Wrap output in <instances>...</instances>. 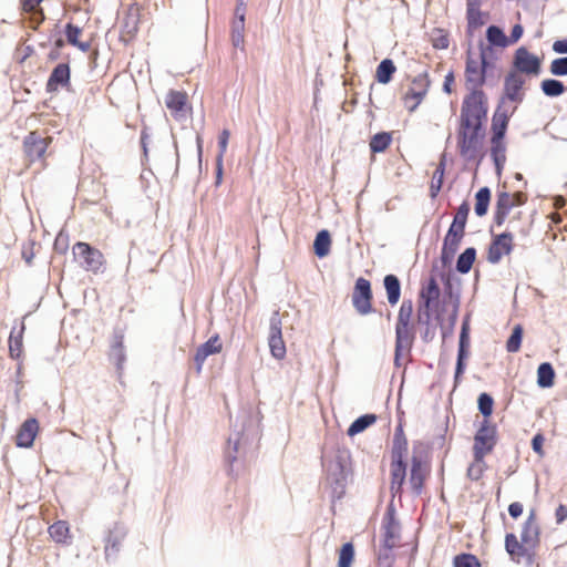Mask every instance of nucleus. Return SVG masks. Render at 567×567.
I'll return each mask as SVG.
<instances>
[{
	"instance_id": "obj_29",
	"label": "nucleus",
	"mask_w": 567,
	"mask_h": 567,
	"mask_svg": "<svg viewBox=\"0 0 567 567\" xmlns=\"http://www.w3.org/2000/svg\"><path fill=\"white\" fill-rule=\"evenodd\" d=\"M24 331V321H20L19 326L16 323L11 329L9 336V355L13 360H18L22 354Z\"/></svg>"
},
{
	"instance_id": "obj_56",
	"label": "nucleus",
	"mask_w": 567,
	"mask_h": 567,
	"mask_svg": "<svg viewBox=\"0 0 567 567\" xmlns=\"http://www.w3.org/2000/svg\"><path fill=\"white\" fill-rule=\"evenodd\" d=\"M53 249L56 254L64 255L69 249V235L60 231L54 239Z\"/></svg>"
},
{
	"instance_id": "obj_63",
	"label": "nucleus",
	"mask_w": 567,
	"mask_h": 567,
	"mask_svg": "<svg viewBox=\"0 0 567 567\" xmlns=\"http://www.w3.org/2000/svg\"><path fill=\"white\" fill-rule=\"evenodd\" d=\"M440 35L432 40V45L436 50H445L449 48V33L442 29H439Z\"/></svg>"
},
{
	"instance_id": "obj_13",
	"label": "nucleus",
	"mask_w": 567,
	"mask_h": 567,
	"mask_svg": "<svg viewBox=\"0 0 567 567\" xmlns=\"http://www.w3.org/2000/svg\"><path fill=\"white\" fill-rule=\"evenodd\" d=\"M513 239V234L507 230L498 235H492V240L487 248V261L496 265L502 260L503 256L509 255L514 249Z\"/></svg>"
},
{
	"instance_id": "obj_58",
	"label": "nucleus",
	"mask_w": 567,
	"mask_h": 567,
	"mask_svg": "<svg viewBox=\"0 0 567 567\" xmlns=\"http://www.w3.org/2000/svg\"><path fill=\"white\" fill-rule=\"evenodd\" d=\"M111 359L114 361L117 370L123 368V364L126 360L125 349L124 347H112L111 346Z\"/></svg>"
},
{
	"instance_id": "obj_8",
	"label": "nucleus",
	"mask_w": 567,
	"mask_h": 567,
	"mask_svg": "<svg viewBox=\"0 0 567 567\" xmlns=\"http://www.w3.org/2000/svg\"><path fill=\"white\" fill-rule=\"evenodd\" d=\"M373 292L370 280L359 277L353 287L352 306L355 311L361 316H367L374 312L372 306Z\"/></svg>"
},
{
	"instance_id": "obj_51",
	"label": "nucleus",
	"mask_w": 567,
	"mask_h": 567,
	"mask_svg": "<svg viewBox=\"0 0 567 567\" xmlns=\"http://www.w3.org/2000/svg\"><path fill=\"white\" fill-rule=\"evenodd\" d=\"M514 206L515 203L511 199V194L508 192H497L494 207L495 210L509 214Z\"/></svg>"
},
{
	"instance_id": "obj_44",
	"label": "nucleus",
	"mask_w": 567,
	"mask_h": 567,
	"mask_svg": "<svg viewBox=\"0 0 567 567\" xmlns=\"http://www.w3.org/2000/svg\"><path fill=\"white\" fill-rule=\"evenodd\" d=\"M391 142L392 134L390 132H378L370 140V151L372 154L383 153L390 146Z\"/></svg>"
},
{
	"instance_id": "obj_39",
	"label": "nucleus",
	"mask_w": 567,
	"mask_h": 567,
	"mask_svg": "<svg viewBox=\"0 0 567 567\" xmlns=\"http://www.w3.org/2000/svg\"><path fill=\"white\" fill-rule=\"evenodd\" d=\"M478 50H480V66L486 71L488 74L496 68V61L498 60V55L493 49H487L484 41H478Z\"/></svg>"
},
{
	"instance_id": "obj_7",
	"label": "nucleus",
	"mask_w": 567,
	"mask_h": 567,
	"mask_svg": "<svg viewBox=\"0 0 567 567\" xmlns=\"http://www.w3.org/2000/svg\"><path fill=\"white\" fill-rule=\"evenodd\" d=\"M72 252L74 260L87 271L97 272L103 265V254L87 243L78 241Z\"/></svg>"
},
{
	"instance_id": "obj_33",
	"label": "nucleus",
	"mask_w": 567,
	"mask_h": 567,
	"mask_svg": "<svg viewBox=\"0 0 567 567\" xmlns=\"http://www.w3.org/2000/svg\"><path fill=\"white\" fill-rule=\"evenodd\" d=\"M331 234L328 229H320L313 239L312 249L319 259L327 257L331 251Z\"/></svg>"
},
{
	"instance_id": "obj_18",
	"label": "nucleus",
	"mask_w": 567,
	"mask_h": 567,
	"mask_svg": "<svg viewBox=\"0 0 567 567\" xmlns=\"http://www.w3.org/2000/svg\"><path fill=\"white\" fill-rule=\"evenodd\" d=\"M439 278L443 285L442 298L452 301V306H461L462 279L453 270H442Z\"/></svg>"
},
{
	"instance_id": "obj_26",
	"label": "nucleus",
	"mask_w": 567,
	"mask_h": 567,
	"mask_svg": "<svg viewBox=\"0 0 567 567\" xmlns=\"http://www.w3.org/2000/svg\"><path fill=\"white\" fill-rule=\"evenodd\" d=\"M415 340V332L411 324H395V344L394 348L411 353Z\"/></svg>"
},
{
	"instance_id": "obj_54",
	"label": "nucleus",
	"mask_w": 567,
	"mask_h": 567,
	"mask_svg": "<svg viewBox=\"0 0 567 567\" xmlns=\"http://www.w3.org/2000/svg\"><path fill=\"white\" fill-rule=\"evenodd\" d=\"M82 33V29L72 22H69L64 27V34L66 38V41L70 45L74 47V44H78L79 37Z\"/></svg>"
},
{
	"instance_id": "obj_4",
	"label": "nucleus",
	"mask_w": 567,
	"mask_h": 567,
	"mask_svg": "<svg viewBox=\"0 0 567 567\" xmlns=\"http://www.w3.org/2000/svg\"><path fill=\"white\" fill-rule=\"evenodd\" d=\"M350 460V451L339 449L327 465V478L334 499H341L346 494L348 477L351 474Z\"/></svg>"
},
{
	"instance_id": "obj_24",
	"label": "nucleus",
	"mask_w": 567,
	"mask_h": 567,
	"mask_svg": "<svg viewBox=\"0 0 567 567\" xmlns=\"http://www.w3.org/2000/svg\"><path fill=\"white\" fill-rule=\"evenodd\" d=\"M47 147L45 140L38 132H30L23 140L24 153L31 162L40 159L44 155Z\"/></svg>"
},
{
	"instance_id": "obj_40",
	"label": "nucleus",
	"mask_w": 567,
	"mask_h": 567,
	"mask_svg": "<svg viewBox=\"0 0 567 567\" xmlns=\"http://www.w3.org/2000/svg\"><path fill=\"white\" fill-rule=\"evenodd\" d=\"M539 87L542 93L550 99L558 97L567 92V86L564 82L554 78L544 79L540 82Z\"/></svg>"
},
{
	"instance_id": "obj_23",
	"label": "nucleus",
	"mask_w": 567,
	"mask_h": 567,
	"mask_svg": "<svg viewBox=\"0 0 567 567\" xmlns=\"http://www.w3.org/2000/svg\"><path fill=\"white\" fill-rule=\"evenodd\" d=\"M515 111L516 107H514L512 112H508L505 110L504 104L497 103L492 115L491 137H506L508 123Z\"/></svg>"
},
{
	"instance_id": "obj_37",
	"label": "nucleus",
	"mask_w": 567,
	"mask_h": 567,
	"mask_svg": "<svg viewBox=\"0 0 567 567\" xmlns=\"http://www.w3.org/2000/svg\"><path fill=\"white\" fill-rule=\"evenodd\" d=\"M49 535L56 544H70V526L66 520H56L48 528Z\"/></svg>"
},
{
	"instance_id": "obj_11",
	"label": "nucleus",
	"mask_w": 567,
	"mask_h": 567,
	"mask_svg": "<svg viewBox=\"0 0 567 567\" xmlns=\"http://www.w3.org/2000/svg\"><path fill=\"white\" fill-rule=\"evenodd\" d=\"M512 70L528 75H538L542 72V60L530 53L526 47H519L514 53Z\"/></svg>"
},
{
	"instance_id": "obj_16",
	"label": "nucleus",
	"mask_w": 567,
	"mask_h": 567,
	"mask_svg": "<svg viewBox=\"0 0 567 567\" xmlns=\"http://www.w3.org/2000/svg\"><path fill=\"white\" fill-rule=\"evenodd\" d=\"M59 89L71 91V66L69 62L58 63L45 83L47 93H56Z\"/></svg>"
},
{
	"instance_id": "obj_25",
	"label": "nucleus",
	"mask_w": 567,
	"mask_h": 567,
	"mask_svg": "<svg viewBox=\"0 0 567 567\" xmlns=\"http://www.w3.org/2000/svg\"><path fill=\"white\" fill-rule=\"evenodd\" d=\"M165 104L176 120L186 116L187 95L185 92L169 90L165 99Z\"/></svg>"
},
{
	"instance_id": "obj_34",
	"label": "nucleus",
	"mask_w": 567,
	"mask_h": 567,
	"mask_svg": "<svg viewBox=\"0 0 567 567\" xmlns=\"http://www.w3.org/2000/svg\"><path fill=\"white\" fill-rule=\"evenodd\" d=\"M485 37L487 41V49L495 50V48L505 49L508 47L505 31L502 27L497 24H489L486 28Z\"/></svg>"
},
{
	"instance_id": "obj_5",
	"label": "nucleus",
	"mask_w": 567,
	"mask_h": 567,
	"mask_svg": "<svg viewBox=\"0 0 567 567\" xmlns=\"http://www.w3.org/2000/svg\"><path fill=\"white\" fill-rule=\"evenodd\" d=\"M430 473L429 452L421 441H415L412 447L409 483L414 496L423 492L424 482Z\"/></svg>"
},
{
	"instance_id": "obj_50",
	"label": "nucleus",
	"mask_w": 567,
	"mask_h": 567,
	"mask_svg": "<svg viewBox=\"0 0 567 567\" xmlns=\"http://www.w3.org/2000/svg\"><path fill=\"white\" fill-rule=\"evenodd\" d=\"M413 316V301L412 299H403L399 313L396 323L411 324V318Z\"/></svg>"
},
{
	"instance_id": "obj_32",
	"label": "nucleus",
	"mask_w": 567,
	"mask_h": 567,
	"mask_svg": "<svg viewBox=\"0 0 567 567\" xmlns=\"http://www.w3.org/2000/svg\"><path fill=\"white\" fill-rule=\"evenodd\" d=\"M388 302L393 307L401 298L402 285L400 278L394 274H388L383 278Z\"/></svg>"
},
{
	"instance_id": "obj_1",
	"label": "nucleus",
	"mask_w": 567,
	"mask_h": 567,
	"mask_svg": "<svg viewBox=\"0 0 567 567\" xmlns=\"http://www.w3.org/2000/svg\"><path fill=\"white\" fill-rule=\"evenodd\" d=\"M488 114V100L483 90H471L464 96L456 136L463 138V142H475L481 133L485 132V123Z\"/></svg>"
},
{
	"instance_id": "obj_43",
	"label": "nucleus",
	"mask_w": 567,
	"mask_h": 567,
	"mask_svg": "<svg viewBox=\"0 0 567 567\" xmlns=\"http://www.w3.org/2000/svg\"><path fill=\"white\" fill-rule=\"evenodd\" d=\"M396 66L392 59H383L377 66L375 80L380 84H388L392 81Z\"/></svg>"
},
{
	"instance_id": "obj_17",
	"label": "nucleus",
	"mask_w": 567,
	"mask_h": 567,
	"mask_svg": "<svg viewBox=\"0 0 567 567\" xmlns=\"http://www.w3.org/2000/svg\"><path fill=\"white\" fill-rule=\"evenodd\" d=\"M126 535L127 528L121 522H115L113 527L107 529L104 537V554L107 561L116 559L117 554L121 550L122 542L125 539Z\"/></svg>"
},
{
	"instance_id": "obj_22",
	"label": "nucleus",
	"mask_w": 567,
	"mask_h": 567,
	"mask_svg": "<svg viewBox=\"0 0 567 567\" xmlns=\"http://www.w3.org/2000/svg\"><path fill=\"white\" fill-rule=\"evenodd\" d=\"M223 344L218 333L213 334L207 341L202 343L195 352L194 361L196 372L200 373L205 360L213 354H217L221 351Z\"/></svg>"
},
{
	"instance_id": "obj_59",
	"label": "nucleus",
	"mask_w": 567,
	"mask_h": 567,
	"mask_svg": "<svg viewBox=\"0 0 567 567\" xmlns=\"http://www.w3.org/2000/svg\"><path fill=\"white\" fill-rule=\"evenodd\" d=\"M427 91L429 90L426 89H415L411 86L404 94L403 100L405 104L408 103L409 100H414L415 102L417 101V103H421L423 99L426 96Z\"/></svg>"
},
{
	"instance_id": "obj_60",
	"label": "nucleus",
	"mask_w": 567,
	"mask_h": 567,
	"mask_svg": "<svg viewBox=\"0 0 567 567\" xmlns=\"http://www.w3.org/2000/svg\"><path fill=\"white\" fill-rule=\"evenodd\" d=\"M544 442H545V436L540 432L536 433L532 437V441H530L532 450L534 451V453H536L539 456H544L545 455Z\"/></svg>"
},
{
	"instance_id": "obj_6",
	"label": "nucleus",
	"mask_w": 567,
	"mask_h": 567,
	"mask_svg": "<svg viewBox=\"0 0 567 567\" xmlns=\"http://www.w3.org/2000/svg\"><path fill=\"white\" fill-rule=\"evenodd\" d=\"M497 426L489 420H483L474 435L473 457L483 462L486 454L491 453L497 444Z\"/></svg>"
},
{
	"instance_id": "obj_27",
	"label": "nucleus",
	"mask_w": 567,
	"mask_h": 567,
	"mask_svg": "<svg viewBox=\"0 0 567 567\" xmlns=\"http://www.w3.org/2000/svg\"><path fill=\"white\" fill-rule=\"evenodd\" d=\"M491 158L495 166V173L501 177L506 162L505 137H491Z\"/></svg>"
},
{
	"instance_id": "obj_35",
	"label": "nucleus",
	"mask_w": 567,
	"mask_h": 567,
	"mask_svg": "<svg viewBox=\"0 0 567 567\" xmlns=\"http://www.w3.org/2000/svg\"><path fill=\"white\" fill-rule=\"evenodd\" d=\"M537 386L540 389H550L555 384L556 371L550 362H542L537 367Z\"/></svg>"
},
{
	"instance_id": "obj_14",
	"label": "nucleus",
	"mask_w": 567,
	"mask_h": 567,
	"mask_svg": "<svg viewBox=\"0 0 567 567\" xmlns=\"http://www.w3.org/2000/svg\"><path fill=\"white\" fill-rule=\"evenodd\" d=\"M525 79L511 70L504 78L503 93L498 99V103L504 104L506 101L522 103L525 94L523 92Z\"/></svg>"
},
{
	"instance_id": "obj_62",
	"label": "nucleus",
	"mask_w": 567,
	"mask_h": 567,
	"mask_svg": "<svg viewBox=\"0 0 567 567\" xmlns=\"http://www.w3.org/2000/svg\"><path fill=\"white\" fill-rule=\"evenodd\" d=\"M64 45L65 41L61 37L55 39L52 49L48 54V60L52 62L59 60L61 58V50L64 48Z\"/></svg>"
},
{
	"instance_id": "obj_20",
	"label": "nucleus",
	"mask_w": 567,
	"mask_h": 567,
	"mask_svg": "<svg viewBox=\"0 0 567 567\" xmlns=\"http://www.w3.org/2000/svg\"><path fill=\"white\" fill-rule=\"evenodd\" d=\"M40 425L37 417L25 419L19 426L16 435V445L22 449H30L39 433Z\"/></svg>"
},
{
	"instance_id": "obj_41",
	"label": "nucleus",
	"mask_w": 567,
	"mask_h": 567,
	"mask_svg": "<svg viewBox=\"0 0 567 567\" xmlns=\"http://www.w3.org/2000/svg\"><path fill=\"white\" fill-rule=\"evenodd\" d=\"M239 434H237L236 439L229 437L227 441V446L224 452V461L226 466V472L229 476L234 474V463L238 458V450H239Z\"/></svg>"
},
{
	"instance_id": "obj_31",
	"label": "nucleus",
	"mask_w": 567,
	"mask_h": 567,
	"mask_svg": "<svg viewBox=\"0 0 567 567\" xmlns=\"http://www.w3.org/2000/svg\"><path fill=\"white\" fill-rule=\"evenodd\" d=\"M140 10L135 3L131 4L121 23V32L133 38L138 31Z\"/></svg>"
},
{
	"instance_id": "obj_21",
	"label": "nucleus",
	"mask_w": 567,
	"mask_h": 567,
	"mask_svg": "<svg viewBox=\"0 0 567 567\" xmlns=\"http://www.w3.org/2000/svg\"><path fill=\"white\" fill-rule=\"evenodd\" d=\"M482 1L483 0H466V34L470 38L473 37L475 30L485 24L483 16L489 18L488 11L481 10Z\"/></svg>"
},
{
	"instance_id": "obj_52",
	"label": "nucleus",
	"mask_w": 567,
	"mask_h": 567,
	"mask_svg": "<svg viewBox=\"0 0 567 567\" xmlns=\"http://www.w3.org/2000/svg\"><path fill=\"white\" fill-rule=\"evenodd\" d=\"M549 72L553 76H567V56L554 59L549 64Z\"/></svg>"
},
{
	"instance_id": "obj_19",
	"label": "nucleus",
	"mask_w": 567,
	"mask_h": 567,
	"mask_svg": "<svg viewBox=\"0 0 567 567\" xmlns=\"http://www.w3.org/2000/svg\"><path fill=\"white\" fill-rule=\"evenodd\" d=\"M441 297V288L436 280V275H430L427 280L422 284L419 290V305L417 309H429L439 301Z\"/></svg>"
},
{
	"instance_id": "obj_28",
	"label": "nucleus",
	"mask_w": 567,
	"mask_h": 567,
	"mask_svg": "<svg viewBox=\"0 0 567 567\" xmlns=\"http://www.w3.org/2000/svg\"><path fill=\"white\" fill-rule=\"evenodd\" d=\"M431 311L429 309H417L416 312V322L424 327L421 331V340L424 343L432 342L436 336V326L433 324Z\"/></svg>"
},
{
	"instance_id": "obj_2",
	"label": "nucleus",
	"mask_w": 567,
	"mask_h": 567,
	"mask_svg": "<svg viewBox=\"0 0 567 567\" xmlns=\"http://www.w3.org/2000/svg\"><path fill=\"white\" fill-rule=\"evenodd\" d=\"M540 543V528L536 523V511H529L522 526L520 540L514 533L505 535V550L512 561L532 567L535 564L536 548Z\"/></svg>"
},
{
	"instance_id": "obj_64",
	"label": "nucleus",
	"mask_w": 567,
	"mask_h": 567,
	"mask_svg": "<svg viewBox=\"0 0 567 567\" xmlns=\"http://www.w3.org/2000/svg\"><path fill=\"white\" fill-rule=\"evenodd\" d=\"M524 34V27L520 23H516L512 27L509 35H506L507 45L518 42Z\"/></svg>"
},
{
	"instance_id": "obj_57",
	"label": "nucleus",
	"mask_w": 567,
	"mask_h": 567,
	"mask_svg": "<svg viewBox=\"0 0 567 567\" xmlns=\"http://www.w3.org/2000/svg\"><path fill=\"white\" fill-rule=\"evenodd\" d=\"M150 131H151L150 127L145 124L143 125V127L141 130L140 145H141L142 153H143L142 162L144 159L148 158V143H150V138H151Z\"/></svg>"
},
{
	"instance_id": "obj_45",
	"label": "nucleus",
	"mask_w": 567,
	"mask_h": 567,
	"mask_svg": "<svg viewBox=\"0 0 567 567\" xmlns=\"http://www.w3.org/2000/svg\"><path fill=\"white\" fill-rule=\"evenodd\" d=\"M355 557V548L352 542H346L338 549L337 567H351Z\"/></svg>"
},
{
	"instance_id": "obj_15",
	"label": "nucleus",
	"mask_w": 567,
	"mask_h": 567,
	"mask_svg": "<svg viewBox=\"0 0 567 567\" xmlns=\"http://www.w3.org/2000/svg\"><path fill=\"white\" fill-rule=\"evenodd\" d=\"M465 86L468 91L471 90H483L482 87L486 84L488 73L484 71L478 62L472 55V48L468 47L465 60Z\"/></svg>"
},
{
	"instance_id": "obj_46",
	"label": "nucleus",
	"mask_w": 567,
	"mask_h": 567,
	"mask_svg": "<svg viewBox=\"0 0 567 567\" xmlns=\"http://www.w3.org/2000/svg\"><path fill=\"white\" fill-rule=\"evenodd\" d=\"M524 338V328L520 323L513 327L509 337L506 340V351L509 353H516L520 350Z\"/></svg>"
},
{
	"instance_id": "obj_47",
	"label": "nucleus",
	"mask_w": 567,
	"mask_h": 567,
	"mask_svg": "<svg viewBox=\"0 0 567 567\" xmlns=\"http://www.w3.org/2000/svg\"><path fill=\"white\" fill-rule=\"evenodd\" d=\"M477 409L484 420H489L494 411V398L487 392L480 393L477 398Z\"/></svg>"
},
{
	"instance_id": "obj_9",
	"label": "nucleus",
	"mask_w": 567,
	"mask_h": 567,
	"mask_svg": "<svg viewBox=\"0 0 567 567\" xmlns=\"http://www.w3.org/2000/svg\"><path fill=\"white\" fill-rule=\"evenodd\" d=\"M268 346L275 359L281 360L286 357L287 349L282 338V322L278 310L272 311L269 319Z\"/></svg>"
},
{
	"instance_id": "obj_30",
	"label": "nucleus",
	"mask_w": 567,
	"mask_h": 567,
	"mask_svg": "<svg viewBox=\"0 0 567 567\" xmlns=\"http://www.w3.org/2000/svg\"><path fill=\"white\" fill-rule=\"evenodd\" d=\"M446 163H447L446 153H442L440 155L439 163L436 165V168L434 171V174H433V177H432V181L430 184L429 196L431 199H435L442 189V186L444 183L445 171H446Z\"/></svg>"
},
{
	"instance_id": "obj_42",
	"label": "nucleus",
	"mask_w": 567,
	"mask_h": 567,
	"mask_svg": "<svg viewBox=\"0 0 567 567\" xmlns=\"http://www.w3.org/2000/svg\"><path fill=\"white\" fill-rule=\"evenodd\" d=\"M492 198L491 188L487 186L481 187L475 193L474 213L477 217H484L488 213Z\"/></svg>"
},
{
	"instance_id": "obj_3",
	"label": "nucleus",
	"mask_w": 567,
	"mask_h": 567,
	"mask_svg": "<svg viewBox=\"0 0 567 567\" xmlns=\"http://www.w3.org/2000/svg\"><path fill=\"white\" fill-rule=\"evenodd\" d=\"M408 439L404 433L403 422L399 421L394 430L391 447V493L394 497V485H398V489H402L405 478L408 464L405 462V455L408 452Z\"/></svg>"
},
{
	"instance_id": "obj_53",
	"label": "nucleus",
	"mask_w": 567,
	"mask_h": 567,
	"mask_svg": "<svg viewBox=\"0 0 567 567\" xmlns=\"http://www.w3.org/2000/svg\"><path fill=\"white\" fill-rule=\"evenodd\" d=\"M485 467H486V463L484 460H483V462H477L474 458V461L467 467L466 476L471 481H478L483 476Z\"/></svg>"
},
{
	"instance_id": "obj_12",
	"label": "nucleus",
	"mask_w": 567,
	"mask_h": 567,
	"mask_svg": "<svg viewBox=\"0 0 567 567\" xmlns=\"http://www.w3.org/2000/svg\"><path fill=\"white\" fill-rule=\"evenodd\" d=\"M400 529L401 524L396 518V511L393 501H391L388 504L382 518V547H384L386 550H392L395 547L394 539L400 537Z\"/></svg>"
},
{
	"instance_id": "obj_55",
	"label": "nucleus",
	"mask_w": 567,
	"mask_h": 567,
	"mask_svg": "<svg viewBox=\"0 0 567 567\" xmlns=\"http://www.w3.org/2000/svg\"><path fill=\"white\" fill-rule=\"evenodd\" d=\"M462 240L463 237L454 235L452 233H446L443 238L442 248L452 250L453 252H457Z\"/></svg>"
},
{
	"instance_id": "obj_10",
	"label": "nucleus",
	"mask_w": 567,
	"mask_h": 567,
	"mask_svg": "<svg viewBox=\"0 0 567 567\" xmlns=\"http://www.w3.org/2000/svg\"><path fill=\"white\" fill-rule=\"evenodd\" d=\"M485 136L486 133H481L475 142H463L462 137L456 136V145L460 156L467 163L475 162V171L478 169L486 155V151L484 150Z\"/></svg>"
},
{
	"instance_id": "obj_48",
	"label": "nucleus",
	"mask_w": 567,
	"mask_h": 567,
	"mask_svg": "<svg viewBox=\"0 0 567 567\" xmlns=\"http://www.w3.org/2000/svg\"><path fill=\"white\" fill-rule=\"evenodd\" d=\"M460 307L461 306H456V305L452 306V309L447 317V322L444 323L442 331H441V337H442L443 342H445V340L447 338H450L451 336H453V333H454L455 326H456L457 319H458Z\"/></svg>"
},
{
	"instance_id": "obj_38",
	"label": "nucleus",
	"mask_w": 567,
	"mask_h": 567,
	"mask_svg": "<svg viewBox=\"0 0 567 567\" xmlns=\"http://www.w3.org/2000/svg\"><path fill=\"white\" fill-rule=\"evenodd\" d=\"M378 420L377 414L374 413H365L358 416L347 429V435L353 437L362 432H364L368 427L373 425Z\"/></svg>"
},
{
	"instance_id": "obj_61",
	"label": "nucleus",
	"mask_w": 567,
	"mask_h": 567,
	"mask_svg": "<svg viewBox=\"0 0 567 567\" xmlns=\"http://www.w3.org/2000/svg\"><path fill=\"white\" fill-rule=\"evenodd\" d=\"M230 132L227 128H224L220 134L218 135V148L219 152L216 156V158L224 159V155L226 153L228 141H229Z\"/></svg>"
},
{
	"instance_id": "obj_36",
	"label": "nucleus",
	"mask_w": 567,
	"mask_h": 567,
	"mask_svg": "<svg viewBox=\"0 0 567 567\" xmlns=\"http://www.w3.org/2000/svg\"><path fill=\"white\" fill-rule=\"evenodd\" d=\"M477 250L475 247L465 248L456 258L455 271L461 275H466L473 268L476 260Z\"/></svg>"
},
{
	"instance_id": "obj_49",
	"label": "nucleus",
	"mask_w": 567,
	"mask_h": 567,
	"mask_svg": "<svg viewBox=\"0 0 567 567\" xmlns=\"http://www.w3.org/2000/svg\"><path fill=\"white\" fill-rule=\"evenodd\" d=\"M453 567H482V564L476 555L463 551L453 557Z\"/></svg>"
}]
</instances>
